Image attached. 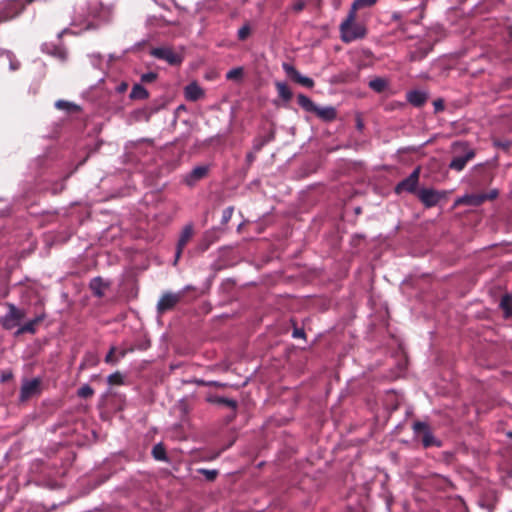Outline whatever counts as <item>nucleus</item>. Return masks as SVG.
I'll return each mask as SVG.
<instances>
[{"label": "nucleus", "mask_w": 512, "mask_h": 512, "mask_svg": "<svg viewBox=\"0 0 512 512\" xmlns=\"http://www.w3.org/2000/svg\"><path fill=\"white\" fill-rule=\"evenodd\" d=\"M356 17L357 13L349 9L347 16L339 26L340 38L344 43L363 39L367 34L365 26L356 22Z\"/></svg>", "instance_id": "1"}, {"label": "nucleus", "mask_w": 512, "mask_h": 512, "mask_svg": "<svg viewBox=\"0 0 512 512\" xmlns=\"http://www.w3.org/2000/svg\"><path fill=\"white\" fill-rule=\"evenodd\" d=\"M298 105L306 112L315 114L319 119L325 122H331L336 119L337 111L333 106L320 107L316 105L308 96L305 94L297 95Z\"/></svg>", "instance_id": "2"}, {"label": "nucleus", "mask_w": 512, "mask_h": 512, "mask_svg": "<svg viewBox=\"0 0 512 512\" xmlns=\"http://www.w3.org/2000/svg\"><path fill=\"white\" fill-rule=\"evenodd\" d=\"M412 429L415 437L421 439L424 448H440L442 446V441L433 435L431 427L427 422L415 421L412 425Z\"/></svg>", "instance_id": "3"}, {"label": "nucleus", "mask_w": 512, "mask_h": 512, "mask_svg": "<svg viewBox=\"0 0 512 512\" xmlns=\"http://www.w3.org/2000/svg\"><path fill=\"white\" fill-rule=\"evenodd\" d=\"M7 312L0 318V324L5 330H12L16 327L21 326L22 320L26 316L24 309L17 307L13 303H5Z\"/></svg>", "instance_id": "4"}, {"label": "nucleus", "mask_w": 512, "mask_h": 512, "mask_svg": "<svg viewBox=\"0 0 512 512\" xmlns=\"http://www.w3.org/2000/svg\"><path fill=\"white\" fill-rule=\"evenodd\" d=\"M153 148V140L142 138L127 142L125 145V154L129 158L144 157L147 156Z\"/></svg>", "instance_id": "5"}, {"label": "nucleus", "mask_w": 512, "mask_h": 512, "mask_svg": "<svg viewBox=\"0 0 512 512\" xmlns=\"http://www.w3.org/2000/svg\"><path fill=\"white\" fill-rule=\"evenodd\" d=\"M183 298V291L170 292L166 291L162 294L157 302V313L159 315L164 314L167 311L172 310Z\"/></svg>", "instance_id": "6"}, {"label": "nucleus", "mask_w": 512, "mask_h": 512, "mask_svg": "<svg viewBox=\"0 0 512 512\" xmlns=\"http://www.w3.org/2000/svg\"><path fill=\"white\" fill-rule=\"evenodd\" d=\"M150 55L173 66L180 65L183 61V56L180 53L174 52L172 48L167 46L152 48Z\"/></svg>", "instance_id": "7"}, {"label": "nucleus", "mask_w": 512, "mask_h": 512, "mask_svg": "<svg viewBox=\"0 0 512 512\" xmlns=\"http://www.w3.org/2000/svg\"><path fill=\"white\" fill-rule=\"evenodd\" d=\"M417 197L426 208H432L445 197V192L424 187L417 191Z\"/></svg>", "instance_id": "8"}, {"label": "nucleus", "mask_w": 512, "mask_h": 512, "mask_svg": "<svg viewBox=\"0 0 512 512\" xmlns=\"http://www.w3.org/2000/svg\"><path fill=\"white\" fill-rule=\"evenodd\" d=\"M41 393V379H24L20 388L19 400L25 402L29 398Z\"/></svg>", "instance_id": "9"}, {"label": "nucleus", "mask_w": 512, "mask_h": 512, "mask_svg": "<svg viewBox=\"0 0 512 512\" xmlns=\"http://www.w3.org/2000/svg\"><path fill=\"white\" fill-rule=\"evenodd\" d=\"M420 170L421 168L419 166L416 167L408 177L397 183L395 186V193L400 194L404 191L408 193H417Z\"/></svg>", "instance_id": "10"}, {"label": "nucleus", "mask_w": 512, "mask_h": 512, "mask_svg": "<svg viewBox=\"0 0 512 512\" xmlns=\"http://www.w3.org/2000/svg\"><path fill=\"white\" fill-rule=\"evenodd\" d=\"M23 0H7L0 10V23L18 16L24 9Z\"/></svg>", "instance_id": "11"}, {"label": "nucleus", "mask_w": 512, "mask_h": 512, "mask_svg": "<svg viewBox=\"0 0 512 512\" xmlns=\"http://www.w3.org/2000/svg\"><path fill=\"white\" fill-rule=\"evenodd\" d=\"M282 68L285 73L298 84L306 88H313L314 80L308 76L302 75L293 65L289 63H283Z\"/></svg>", "instance_id": "12"}, {"label": "nucleus", "mask_w": 512, "mask_h": 512, "mask_svg": "<svg viewBox=\"0 0 512 512\" xmlns=\"http://www.w3.org/2000/svg\"><path fill=\"white\" fill-rule=\"evenodd\" d=\"M208 171L209 166L207 165L196 166L184 176V183L189 187H193L198 181L207 176Z\"/></svg>", "instance_id": "13"}, {"label": "nucleus", "mask_w": 512, "mask_h": 512, "mask_svg": "<svg viewBox=\"0 0 512 512\" xmlns=\"http://www.w3.org/2000/svg\"><path fill=\"white\" fill-rule=\"evenodd\" d=\"M184 95L188 101H197L204 96V90L197 82H191L185 87Z\"/></svg>", "instance_id": "14"}, {"label": "nucleus", "mask_w": 512, "mask_h": 512, "mask_svg": "<svg viewBox=\"0 0 512 512\" xmlns=\"http://www.w3.org/2000/svg\"><path fill=\"white\" fill-rule=\"evenodd\" d=\"M109 287V282H105L101 277L97 276L90 280L89 288L93 295L101 298L105 294V289Z\"/></svg>", "instance_id": "15"}, {"label": "nucleus", "mask_w": 512, "mask_h": 512, "mask_svg": "<svg viewBox=\"0 0 512 512\" xmlns=\"http://www.w3.org/2000/svg\"><path fill=\"white\" fill-rule=\"evenodd\" d=\"M486 201V197L480 194H467L457 199L456 204L479 206Z\"/></svg>", "instance_id": "16"}, {"label": "nucleus", "mask_w": 512, "mask_h": 512, "mask_svg": "<svg viewBox=\"0 0 512 512\" xmlns=\"http://www.w3.org/2000/svg\"><path fill=\"white\" fill-rule=\"evenodd\" d=\"M406 98H407V101L409 103H411L412 105H414L416 107H420L426 102L428 96L425 91L412 90L407 93Z\"/></svg>", "instance_id": "17"}, {"label": "nucleus", "mask_w": 512, "mask_h": 512, "mask_svg": "<svg viewBox=\"0 0 512 512\" xmlns=\"http://www.w3.org/2000/svg\"><path fill=\"white\" fill-rule=\"evenodd\" d=\"M207 402L218 405H225L232 409L234 412L237 410L238 403L234 399H230L227 397L219 396V395H210L207 397Z\"/></svg>", "instance_id": "18"}, {"label": "nucleus", "mask_w": 512, "mask_h": 512, "mask_svg": "<svg viewBox=\"0 0 512 512\" xmlns=\"http://www.w3.org/2000/svg\"><path fill=\"white\" fill-rule=\"evenodd\" d=\"M271 135L258 136L253 141L252 151L247 154L246 160H253L256 155L255 153L260 151L264 145L271 141Z\"/></svg>", "instance_id": "19"}, {"label": "nucleus", "mask_w": 512, "mask_h": 512, "mask_svg": "<svg viewBox=\"0 0 512 512\" xmlns=\"http://www.w3.org/2000/svg\"><path fill=\"white\" fill-rule=\"evenodd\" d=\"M194 233V228L191 223L186 224L179 236L176 246H179L180 249H184L187 243L190 241Z\"/></svg>", "instance_id": "20"}, {"label": "nucleus", "mask_w": 512, "mask_h": 512, "mask_svg": "<svg viewBox=\"0 0 512 512\" xmlns=\"http://www.w3.org/2000/svg\"><path fill=\"white\" fill-rule=\"evenodd\" d=\"M42 51L47 53V54H50L52 56H55L61 60H65L66 59V51L63 47H60V46H56L54 44H51V43H44L42 45Z\"/></svg>", "instance_id": "21"}, {"label": "nucleus", "mask_w": 512, "mask_h": 512, "mask_svg": "<svg viewBox=\"0 0 512 512\" xmlns=\"http://www.w3.org/2000/svg\"><path fill=\"white\" fill-rule=\"evenodd\" d=\"M500 308L503 311L505 318H512V296L505 294L500 301Z\"/></svg>", "instance_id": "22"}, {"label": "nucleus", "mask_w": 512, "mask_h": 512, "mask_svg": "<svg viewBox=\"0 0 512 512\" xmlns=\"http://www.w3.org/2000/svg\"><path fill=\"white\" fill-rule=\"evenodd\" d=\"M278 95L281 99H283L285 102H288L291 100L293 94L288 85L285 82H276L275 83Z\"/></svg>", "instance_id": "23"}, {"label": "nucleus", "mask_w": 512, "mask_h": 512, "mask_svg": "<svg viewBox=\"0 0 512 512\" xmlns=\"http://www.w3.org/2000/svg\"><path fill=\"white\" fill-rule=\"evenodd\" d=\"M37 324L33 321V319L28 320L23 325L19 326L15 332V336H20L25 333H29L34 335L37 332L36 329Z\"/></svg>", "instance_id": "24"}, {"label": "nucleus", "mask_w": 512, "mask_h": 512, "mask_svg": "<svg viewBox=\"0 0 512 512\" xmlns=\"http://www.w3.org/2000/svg\"><path fill=\"white\" fill-rule=\"evenodd\" d=\"M129 97L131 99L144 100L149 97V93H148L147 89L144 86H142L141 84H135L132 87Z\"/></svg>", "instance_id": "25"}, {"label": "nucleus", "mask_w": 512, "mask_h": 512, "mask_svg": "<svg viewBox=\"0 0 512 512\" xmlns=\"http://www.w3.org/2000/svg\"><path fill=\"white\" fill-rule=\"evenodd\" d=\"M152 456L158 461H168L165 446L162 443H157L152 448Z\"/></svg>", "instance_id": "26"}, {"label": "nucleus", "mask_w": 512, "mask_h": 512, "mask_svg": "<svg viewBox=\"0 0 512 512\" xmlns=\"http://www.w3.org/2000/svg\"><path fill=\"white\" fill-rule=\"evenodd\" d=\"M388 83L385 79L383 78H374L372 80H370L369 82V87L377 92V93H381L385 90V88L387 87Z\"/></svg>", "instance_id": "27"}, {"label": "nucleus", "mask_w": 512, "mask_h": 512, "mask_svg": "<svg viewBox=\"0 0 512 512\" xmlns=\"http://www.w3.org/2000/svg\"><path fill=\"white\" fill-rule=\"evenodd\" d=\"M243 68L242 67H235V68H232L230 69L227 73H226V79L227 80H234V81H239L242 79L243 77Z\"/></svg>", "instance_id": "28"}, {"label": "nucleus", "mask_w": 512, "mask_h": 512, "mask_svg": "<svg viewBox=\"0 0 512 512\" xmlns=\"http://www.w3.org/2000/svg\"><path fill=\"white\" fill-rule=\"evenodd\" d=\"M5 56L9 61V69L11 71H16L20 68V62L16 58L15 54L12 51L6 50Z\"/></svg>", "instance_id": "29"}, {"label": "nucleus", "mask_w": 512, "mask_h": 512, "mask_svg": "<svg viewBox=\"0 0 512 512\" xmlns=\"http://www.w3.org/2000/svg\"><path fill=\"white\" fill-rule=\"evenodd\" d=\"M107 383L109 385H122L124 384V376L121 372L116 371L107 377Z\"/></svg>", "instance_id": "30"}, {"label": "nucleus", "mask_w": 512, "mask_h": 512, "mask_svg": "<svg viewBox=\"0 0 512 512\" xmlns=\"http://www.w3.org/2000/svg\"><path fill=\"white\" fill-rule=\"evenodd\" d=\"M377 2V0H354L350 10L357 13V10L362 7H369L374 5Z\"/></svg>", "instance_id": "31"}, {"label": "nucleus", "mask_w": 512, "mask_h": 512, "mask_svg": "<svg viewBox=\"0 0 512 512\" xmlns=\"http://www.w3.org/2000/svg\"><path fill=\"white\" fill-rule=\"evenodd\" d=\"M94 394V390L93 388L88 385V384H84L82 385L78 391H77V395L80 397V398H83V399H86V398H89L91 397L92 395Z\"/></svg>", "instance_id": "32"}, {"label": "nucleus", "mask_w": 512, "mask_h": 512, "mask_svg": "<svg viewBox=\"0 0 512 512\" xmlns=\"http://www.w3.org/2000/svg\"><path fill=\"white\" fill-rule=\"evenodd\" d=\"M251 33V27L249 23H245L242 27L238 29L237 36L238 39L244 41L248 38Z\"/></svg>", "instance_id": "33"}, {"label": "nucleus", "mask_w": 512, "mask_h": 512, "mask_svg": "<svg viewBox=\"0 0 512 512\" xmlns=\"http://www.w3.org/2000/svg\"><path fill=\"white\" fill-rule=\"evenodd\" d=\"M116 351H117V348L115 346L110 347V349L104 359L105 363L111 364V365H115L118 363V359H116V357H114V354L116 353Z\"/></svg>", "instance_id": "34"}, {"label": "nucleus", "mask_w": 512, "mask_h": 512, "mask_svg": "<svg viewBox=\"0 0 512 512\" xmlns=\"http://www.w3.org/2000/svg\"><path fill=\"white\" fill-rule=\"evenodd\" d=\"M234 212V207L229 206L223 210L222 217H221V224L226 225L232 218Z\"/></svg>", "instance_id": "35"}, {"label": "nucleus", "mask_w": 512, "mask_h": 512, "mask_svg": "<svg viewBox=\"0 0 512 512\" xmlns=\"http://www.w3.org/2000/svg\"><path fill=\"white\" fill-rule=\"evenodd\" d=\"M198 472L204 475L207 481H214L218 475V471L215 469H199Z\"/></svg>", "instance_id": "36"}, {"label": "nucleus", "mask_w": 512, "mask_h": 512, "mask_svg": "<svg viewBox=\"0 0 512 512\" xmlns=\"http://www.w3.org/2000/svg\"><path fill=\"white\" fill-rule=\"evenodd\" d=\"M215 231L216 229H212V230H209V231H206L205 234H204V247L203 249H207L214 241H215Z\"/></svg>", "instance_id": "37"}, {"label": "nucleus", "mask_w": 512, "mask_h": 512, "mask_svg": "<svg viewBox=\"0 0 512 512\" xmlns=\"http://www.w3.org/2000/svg\"><path fill=\"white\" fill-rule=\"evenodd\" d=\"M293 326L294 327H293L292 337L306 339V334H305L304 329L297 327L295 323H293Z\"/></svg>", "instance_id": "38"}, {"label": "nucleus", "mask_w": 512, "mask_h": 512, "mask_svg": "<svg viewBox=\"0 0 512 512\" xmlns=\"http://www.w3.org/2000/svg\"><path fill=\"white\" fill-rule=\"evenodd\" d=\"M157 74L155 72H147L142 74L141 81L144 83H151L156 80Z\"/></svg>", "instance_id": "39"}, {"label": "nucleus", "mask_w": 512, "mask_h": 512, "mask_svg": "<svg viewBox=\"0 0 512 512\" xmlns=\"http://www.w3.org/2000/svg\"><path fill=\"white\" fill-rule=\"evenodd\" d=\"M466 163L467 162H450L449 167L452 170L460 172V171H462L465 168Z\"/></svg>", "instance_id": "40"}, {"label": "nucleus", "mask_w": 512, "mask_h": 512, "mask_svg": "<svg viewBox=\"0 0 512 512\" xmlns=\"http://www.w3.org/2000/svg\"><path fill=\"white\" fill-rule=\"evenodd\" d=\"M55 106L59 109H65V110H70V108L73 106L72 103L70 102H67V101H64V100H58L56 103H55Z\"/></svg>", "instance_id": "41"}, {"label": "nucleus", "mask_w": 512, "mask_h": 512, "mask_svg": "<svg viewBox=\"0 0 512 512\" xmlns=\"http://www.w3.org/2000/svg\"><path fill=\"white\" fill-rule=\"evenodd\" d=\"M306 6V3L305 1L303 0H297L293 6H292V10L295 11V12H301Z\"/></svg>", "instance_id": "42"}, {"label": "nucleus", "mask_w": 512, "mask_h": 512, "mask_svg": "<svg viewBox=\"0 0 512 512\" xmlns=\"http://www.w3.org/2000/svg\"><path fill=\"white\" fill-rule=\"evenodd\" d=\"M435 112H440L444 110V101L442 99H436L433 102Z\"/></svg>", "instance_id": "43"}, {"label": "nucleus", "mask_w": 512, "mask_h": 512, "mask_svg": "<svg viewBox=\"0 0 512 512\" xmlns=\"http://www.w3.org/2000/svg\"><path fill=\"white\" fill-rule=\"evenodd\" d=\"M183 250L184 249H180L179 246H176L175 258H174L173 265H176L178 263L179 259L181 258V255L183 253Z\"/></svg>", "instance_id": "44"}, {"label": "nucleus", "mask_w": 512, "mask_h": 512, "mask_svg": "<svg viewBox=\"0 0 512 512\" xmlns=\"http://www.w3.org/2000/svg\"><path fill=\"white\" fill-rule=\"evenodd\" d=\"M46 318V313L45 312H42V313H39L37 314L33 319V321L38 325L39 323H41L44 319Z\"/></svg>", "instance_id": "45"}, {"label": "nucleus", "mask_w": 512, "mask_h": 512, "mask_svg": "<svg viewBox=\"0 0 512 512\" xmlns=\"http://www.w3.org/2000/svg\"><path fill=\"white\" fill-rule=\"evenodd\" d=\"M497 195H498L497 190H492L489 193H482V196H485L486 200L494 199L497 197Z\"/></svg>", "instance_id": "46"}, {"label": "nucleus", "mask_w": 512, "mask_h": 512, "mask_svg": "<svg viewBox=\"0 0 512 512\" xmlns=\"http://www.w3.org/2000/svg\"><path fill=\"white\" fill-rule=\"evenodd\" d=\"M356 128L359 131H362L363 128H364V122H363V120H362L360 115L356 116Z\"/></svg>", "instance_id": "47"}, {"label": "nucleus", "mask_w": 512, "mask_h": 512, "mask_svg": "<svg viewBox=\"0 0 512 512\" xmlns=\"http://www.w3.org/2000/svg\"><path fill=\"white\" fill-rule=\"evenodd\" d=\"M130 351H132V349H130ZM116 352L118 353V356L116 357V359H118V361H119L120 359L124 358L127 355L129 350L121 349V350H117Z\"/></svg>", "instance_id": "48"}, {"label": "nucleus", "mask_w": 512, "mask_h": 512, "mask_svg": "<svg viewBox=\"0 0 512 512\" xmlns=\"http://www.w3.org/2000/svg\"><path fill=\"white\" fill-rule=\"evenodd\" d=\"M207 386L226 387L227 384L226 383H221V382H218V381H208L207 382Z\"/></svg>", "instance_id": "49"}, {"label": "nucleus", "mask_w": 512, "mask_h": 512, "mask_svg": "<svg viewBox=\"0 0 512 512\" xmlns=\"http://www.w3.org/2000/svg\"><path fill=\"white\" fill-rule=\"evenodd\" d=\"M127 87H128L127 83L122 82L120 85H118L117 91L119 93H122V92L126 91Z\"/></svg>", "instance_id": "50"}, {"label": "nucleus", "mask_w": 512, "mask_h": 512, "mask_svg": "<svg viewBox=\"0 0 512 512\" xmlns=\"http://www.w3.org/2000/svg\"><path fill=\"white\" fill-rule=\"evenodd\" d=\"M474 157L473 153L467 154L466 157H454L452 160L458 161V160H469L470 158Z\"/></svg>", "instance_id": "51"}, {"label": "nucleus", "mask_w": 512, "mask_h": 512, "mask_svg": "<svg viewBox=\"0 0 512 512\" xmlns=\"http://www.w3.org/2000/svg\"><path fill=\"white\" fill-rule=\"evenodd\" d=\"M194 287L192 285H186L183 289H181L180 291H183V296L185 295V293L189 290H193Z\"/></svg>", "instance_id": "52"}, {"label": "nucleus", "mask_w": 512, "mask_h": 512, "mask_svg": "<svg viewBox=\"0 0 512 512\" xmlns=\"http://www.w3.org/2000/svg\"><path fill=\"white\" fill-rule=\"evenodd\" d=\"M207 382H208V381H205V380H196V383H197L198 385H201V386H207Z\"/></svg>", "instance_id": "53"}, {"label": "nucleus", "mask_w": 512, "mask_h": 512, "mask_svg": "<svg viewBox=\"0 0 512 512\" xmlns=\"http://www.w3.org/2000/svg\"><path fill=\"white\" fill-rule=\"evenodd\" d=\"M91 58L92 59H96L97 61L101 60V55L100 54H93L91 55Z\"/></svg>", "instance_id": "54"}, {"label": "nucleus", "mask_w": 512, "mask_h": 512, "mask_svg": "<svg viewBox=\"0 0 512 512\" xmlns=\"http://www.w3.org/2000/svg\"><path fill=\"white\" fill-rule=\"evenodd\" d=\"M68 32V29H63L61 32L58 33V38H61L64 33Z\"/></svg>", "instance_id": "55"}, {"label": "nucleus", "mask_w": 512, "mask_h": 512, "mask_svg": "<svg viewBox=\"0 0 512 512\" xmlns=\"http://www.w3.org/2000/svg\"><path fill=\"white\" fill-rule=\"evenodd\" d=\"M392 18H393L394 20H397V19H399V18H400V14H399V13H394V14L392 15Z\"/></svg>", "instance_id": "56"}, {"label": "nucleus", "mask_w": 512, "mask_h": 512, "mask_svg": "<svg viewBox=\"0 0 512 512\" xmlns=\"http://www.w3.org/2000/svg\"><path fill=\"white\" fill-rule=\"evenodd\" d=\"M5 51H6V50L0 49V57H1L2 55H5Z\"/></svg>", "instance_id": "57"}, {"label": "nucleus", "mask_w": 512, "mask_h": 512, "mask_svg": "<svg viewBox=\"0 0 512 512\" xmlns=\"http://www.w3.org/2000/svg\"><path fill=\"white\" fill-rule=\"evenodd\" d=\"M507 436H508L509 438H512V432H508V433H507Z\"/></svg>", "instance_id": "58"}, {"label": "nucleus", "mask_w": 512, "mask_h": 512, "mask_svg": "<svg viewBox=\"0 0 512 512\" xmlns=\"http://www.w3.org/2000/svg\"><path fill=\"white\" fill-rule=\"evenodd\" d=\"M92 63H93V66H95V67L97 66L96 61L92 60Z\"/></svg>", "instance_id": "59"}, {"label": "nucleus", "mask_w": 512, "mask_h": 512, "mask_svg": "<svg viewBox=\"0 0 512 512\" xmlns=\"http://www.w3.org/2000/svg\"><path fill=\"white\" fill-rule=\"evenodd\" d=\"M26 1H27V3H31V2H33L34 0H26Z\"/></svg>", "instance_id": "60"}, {"label": "nucleus", "mask_w": 512, "mask_h": 512, "mask_svg": "<svg viewBox=\"0 0 512 512\" xmlns=\"http://www.w3.org/2000/svg\"><path fill=\"white\" fill-rule=\"evenodd\" d=\"M3 199L0 197V201H2Z\"/></svg>", "instance_id": "61"}]
</instances>
